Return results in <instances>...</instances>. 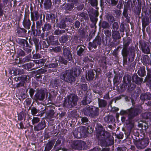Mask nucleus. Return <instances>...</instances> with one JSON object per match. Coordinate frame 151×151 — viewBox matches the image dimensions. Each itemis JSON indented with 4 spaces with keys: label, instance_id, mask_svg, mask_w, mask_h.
Listing matches in <instances>:
<instances>
[{
    "label": "nucleus",
    "instance_id": "obj_1",
    "mask_svg": "<svg viewBox=\"0 0 151 151\" xmlns=\"http://www.w3.org/2000/svg\"><path fill=\"white\" fill-rule=\"evenodd\" d=\"M95 128L99 143L102 147L111 146L114 144V137L109 132L105 131L104 129L101 124H97Z\"/></svg>",
    "mask_w": 151,
    "mask_h": 151
},
{
    "label": "nucleus",
    "instance_id": "obj_2",
    "mask_svg": "<svg viewBox=\"0 0 151 151\" xmlns=\"http://www.w3.org/2000/svg\"><path fill=\"white\" fill-rule=\"evenodd\" d=\"M82 72V69L79 67H77L74 69L66 70L61 73L60 74V78L66 82L72 83L74 82L76 77L79 75Z\"/></svg>",
    "mask_w": 151,
    "mask_h": 151
},
{
    "label": "nucleus",
    "instance_id": "obj_3",
    "mask_svg": "<svg viewBox=\"0 0 151 151\" xmlns=\"http://www.w3.org/2000/svg\"><path fill=\"white\" fill-rule=\"evenodd\" d=\"M132 41L131 40L127 39L123 42V47L122 51V53L124 57L129 56V60L131 59L134 60L135 56V51L133 47H130L128 48V46Z\"/></svg>",
    "mask_w": 151,
    "mask_h": 151
},
{
    "label": "nucleus",
    "instance_id": "obj_4",
    "mask_svg": "<svg viewBox=\"0 0 151 151\" xmlns=\"http://www.w3.org/2000/svg\"><path fill=\"white\" fill-rule=\"evenodd\" d=\"M140 112V109L139 108L131 107L125 110H121L120 112V114L121 115L127 114L128 119L130 121Z\"/></svg>",
    "mask_w": 151,
    "mask_h": 151
},
{
    "label": "nucleus",
    "instance_id": "obj_5",
    "mask_svg": "<svg viewBox=\"0 0 151 151\" xmlns=\"http://www.w3.org/2000/svg\"><path fill=\"white\" fill-rule=\"evenodd\" d=\"M78 99V96L74 94H71L68 96L64 104L65 107L68 108H71L77 104Z\"/></svg>",
    "mask_w": 151,
    "mask_h": 151
},
{
    "label": "nucleus",
    "instance_id": "obj_6",
    "mask_svg": "<svg viewBox=\"0 0 151 151\" xmlns=\"http://www.w3.org/2000/svg\"><path fill=\"white\" fill-rule=\"evenodd\" d=\"M86 147V144L84 142L78 140L75 141L72 145L73 149L78 150H83Z\"/></svg>",
    "mask_w": 151,
    "mask_h": 151
},
{
    "label": "nucleus",
    "instance_id": "obj_7",
    "mask_svg": "<svg viewBox=\"0 0 151 151\" xmlns=\"http://www.w3.org/2000/svg\"><path fill=\"white\" fill-rule=\"evenodd\" d=\"M149 139L146 138L137 141L135 145L137 148L139 149H142L145 148L148 145Z\"/></svg>",
    "mask_w": 151,
    "mask_h": 151
},
{
    "label": "nucleus",
    "instance_id": "obj_8",
    "mask_svg": "<svg viewBox=\"0 0 151 151\" xmlns=\"http://www.w3.org/2000/svg\"><path fill=\"white\" fill-rule=\"evenodd\" d=\"M101 37L99 36H97L95 37L93 42H90L88 44L89 49L90 48H94L96 49L97 45L100 46L101 45Z\"/></svg>",
    "mask_w": 151,
    "mask_h": 151
},
{
    "label": "nucleus",
    "instance_id": "obj_9",
    "mask_svg": "<svg viewBox=\"0 0 151 151\" xmlns=\"http://www.w3.org/2000/svg\"><path fill=\"white\" fill-rule=\"evenodd\" d=\"M148 44V42L144 41L140 43L139 46L141 48L142 52L145 53L149 54L150 52V49Z\"/></svg>",
    "mask_w": 151,
    "mask_h": 151
},
{
    "label": "nucleus",
    "instance_id": "obj_10",
    "mask_svg": "<svg viewBox=\"0 0 151 151\" xmlns=\"http://www.w3.org/2000/svg\"><path fill=\"white\" fill-rule=\"evenodd\" d=\"M22 24L25 29H28L30 28L31 22L29 17L25 16L22 22Z\"/></svg>",
    "mask_w": 151,
    "mask_h": 151
},
{
    "label": "nucleus",
    "instance_id": "obj_11",
    "mask_svg": "<svg viewBox=\"0 0 151 151\" xmlns=\"http://www.w3.org/2000/svg\"><path fill=\"white\" fill-rule=\"evenodd\" d=\"M46 61V59H45L34 60V62L35 64L36 67L33 68L32 69H36L37 68L42 66Z\"/></svg>",
    "mask_w": 151,
    "mask_h": 151
},
{
    "label": "nucleus",
    "instance_id": "obj_12",
    "mask_svg": "<svg viewBox=\"0 0 151 151\" xmlns=\"http://www.w3.org/2000/svg\"><path fill=\"white\" fill-rule=\"evenodd\" d=\"M36 99L40 101H43L45 98V94L43 90L39 91L35 95Z\"/></svg>",
    "mask_w": 151,
    "mask_h": 151
},
{
    "label": "nucleus",
    "instance_id": "obj_13",
    "mask_svg": "<svg viewBox=\"0 0 151 151\" xmlns=\"http://www.w3.org/2000/svg\"><path fill=\"white\" fill-rule=\"evenodd\" d=\"M63 55L65 58L69 60H70L72 58L71 53L68 48H65L63 49Z\"/></svg>",
    "mask_w": 151,
    "mask_h": 151
},
{
    "label": "nucleus",
    "instance_id": "obj_14",
    "mask_svg": "<svg viewBox=\"0 0 151 151\" xmlns=\"http://www.w3.org/2000/svg\"><path fill=\"white\" fill-rule=\"evenodd\" d=\"M45 127V121H41L36 126L34 127L35 131H38L43 129Z\"/></svg>",
    "mask_w": 151,
    "mask_h": 151
},
{
    "label": "nucleus",
    "instance_id": "obj_15",
    "mask_svg": "<svg viewBox=\"0 0 151 151\" xmlns=\"http://www.w3.org/2000/svg\"><path fill=\"white\" fill-rule=\"evenodd\" d=\"M91 108L92 106H87L83 109L84 114L86 116H91Z\"/></svg>",
    "mask_w": 151,
    "mask_h": 151
},
{
    "label": "nucleus",
    "instance_id": "obj_16",
    "mask_svg": "<svg viewBox=\"0 0 151 151\" xmlns=\"http://www.w3.org/2000/svg\"><path fill=\"white\" fill-rule=\"evenodd\" d=\"M88 94L86 93L85 96L84 97L83 99L81 101L82 104L83 105H86L91 101V95H88Z\"/></svg>",
    "mask_w": 151,
    "mask_h": 151
},
{
    "label": "nucleus",
    "instance_id": "obj_17",
    "mask_svg": "<svg viewBox=\"0 0 151 151\" xmlns=\"http://www.w3.org/2000/svg\"><path fill=\"white\" fill-rule=\"evenodd\" d=\"M91 110V118H94L99 115V109L98 107L92 106Z\"/></svg>",
    "mask_w": 151,
    "mask_h": 151
},
{
    "label": "nucleus",
    "instance_id": "obj_18",
    "mask_svg": "<svg viewBox=\"0 0 151 151\" xmlns=\"http://www.w3.org/2000/svg\"><path fill=\"white\" fill-rule=\"evenodd\" d=\"M17 35L19 37H24L25 35L27 30L24 28H18L17 30Z\"/></svg>",
    "mask_w": 151,
    "mask_h": 151
},
{
    "label": "nucleus",
    "instance_id": "obj_19",
    "mask_svg": "<svg viewBox=\"0 0 151 151\" xmlns=\"http://www.w3.org/2000/svg\"><path fill=\"white\" fill-rule=\"evenodd\" d=\"M95 74L92 70H90L88 71L87 75H86V78L87 80L91 81L94 78Z\"/></svg>",
    "mask_w": 151,
    "mask_h": 151
},
{
    "label": "nucleus",
    "instance_id": "obj_20",
    "mask_svg": "<svg viewBox=\"0 0 151 151\" xmlns=\"http://www.w3.org/2000/svg\"><path fill=\"white\" fill-rule=\"evenodd\" d=\"M60 80L57 78L53 79L51 81V84L53 87L55 89H57L60 85Z\"/></svg>",
    "mask_w": 151,
    "mask_h": 151
},
{
    "label": "nucleus",
    "instance_id": "obj_21",
    "mask_svg": "<svg viewBox=\"0 0 151 151\" xmlns=\"http://www.w3.org/2000/svg\"><path fill=\"white\" fill-rule=\"evenodd\" d=\"M141 99L142 101H145L151 99V94L149 93L142 94L140 96Z\"/></svg>",
    "mask_w": 151,
    "mask_h": 151
},
{
    "label": "nucleus",
    "instance_id": "obj_22",
    "mask_svg": "<svg viewBox=\"0 0 151 151\" xmlns=\"http://www.w3.org/2000/svg\"><path fill=\"white\" fill-rule=\"evenodd\" d=\"M112 36L113 39L115 40L121 37L119 32L116 30H112Z\"/></svg>",
    "mask_w": 151,
    "mask_h": 151
},
{
    "label": "nucleus",
    "instance_id": "obj_23",
    "mask_svg": "<svg viewBox=\"0 0 151 151\" xmlns=\"http://www.w3.org/2000/svg\"><path fill=\"white\" fill-rule=\"evenodd\" d=\"M18 44L23 48L26 45H28L29 43L26 40L23 39H19L18 41Z\"/></svg>",
    "mask_w": 151,
    "mask_h": 151
},
{
    "label": "nucleus",
    "instance_id": "obj_24",
    "mask_svg": "<svg viewBox=\"0 0 151 151\" xmlns=\"http://www.w3.org/2000/svg\"><path fill=\"white\" fill-rule=\"evenodd\" d=\"M54 144L53 141H50L47 142L44 151H49L52 148Z\"/></svg>",
    "mask_w": 151,
    "mask_h": 151
},
{
    "label": "nucleus",
    "instance_id": "obj_25",
    "mask_svg": "<svg viewBox=\"0 0 151 151\" xmlns=\"http://www.w3.org/2000/svg\"><path fill=\"white\" fill-rule=\"evenodd\" d=\"M73 5L69 4H63L62 7V9L65 11L69 10L71 11L73 8Z\"/></svg>",
    "mask_w": 151,
    "mask_h": 151
},
{
    "label": "nucleus",
    "instance_id": "obj_26",
    "mask_svg": "<svg viewBox=\"0 0 151 151\" xmlns=\"http://www.w3.org/2000/svg\"><path fill=\"white\" fill-rule=\"evenodd\" d=\"M80 132L81 133V136L82 137H86L88 133L85 127H79Z\"/></svg>",
    "mask_w": 151,
    "mask_h": 151
},
{
    "label": "nucleus",
    "instance_id": "obj_27",
    "mask_svg": "<svg viewBox=\"0 0 151 151\" xmlns=\"http://www.w3.org/2000/svg\"><path fill=\"white\" fill-rule=\"evenodd\" d=\"M132 80L133 82L137 84L142 82V81L141 78L138 77L137 74H134L132 76Z\"/></svg>",
    "mask_w": 151,
    "mask_h": 151
},
{
    "label": "nucleus",
    "instance_id": "obj_28",
    "mask_svg": "<svg viewBox=\"0 0 151 151\" xmlns=\"http://www.w3.org/2000/svg\"><path fill=\"white\" fill-rule=\"evenodd\" d=\"M98 101L99 106L100 107H104L107 105V102L104 100L98 98Z\"/></svg>",
    "mask_w": 151,
    "mask_h": 151
},
{
    "label": "nucleus",
    "instance_id": "obj_29",
    "mask_svg": "<svg viewBox=\"0 0 151 151\" xmlns=\"http://www.w3.org/2000/svg\"><path fill=\"white\" fill-rule=\"evenodd\" d=\"M81 134V132H80L79 128L75 129L73 132V134L74 137L77 138H80L82 137Z\"/></svg>",
    "mask_w": 151,
    "mask_h": 151
},
{
    "label": "nucleus",
    "instance_id": "obj_30",
    "mask_svg": "<svg viewBox=\"0 0 151 151\" xmlns=\"http://www.w3.org/2000/svg\"><path fill=\"white\" fill-rule=\"evenodd\" d=\"M68 35H65L60 37L59 40L61 43L64 44L68 41Z\"/></svg>",
    "mask_w": 151,
    "mask_h": 151
},
{
    "label": "nucleus",
    "instance_id": "obj_31",
    "mask_svg": "<svg viewBox=\"0 0 151 151\" xmlns=\"http://www.w3.org/2000/svg\"><path fill=\"white\" fill-rule=\"evenodd\" d=\"M104 119L105 122L109 123H111L114 120V117L111 115L106 116Z\"/></svg>",
    "mask_w": 151,
    "mask_h": 151
},
{
    "label": "nucleus",
    "instance_id": "obj_32",
    "mask_svg": "<svg viewBox=\"0 0 151 151\" xmlns=\"http://www.w3.org/2000/svg\"><path fill=\"white\" fill-rule=\"evenodd\" d=\"M23 48L27 55L30 53L32 49V47L29 44L28 45H26L25 47H24Z\"/></svg>",
    "mask_w": 151,
    "mask_h": 151
},
{
    "label": "nucleus",
    "instance_id": "obj_33",
    "mask_svg": "<svg viewBox=\"0 0 151 151\" xmlns=\"http://www.w3.org/2000/svg\"><path fill=\"white\" fill-rule=\"evenodd\" d=\"M31 16L32 19H34L37 20L38 19L40 15L38 12L37 11H35L31 12Z\"/></svg>",
    "mask_w": 151,
    "mask_h": 151
},
{
    "label": "nucleus",
    "instance_id": "obj_34",
    "mask_svg": "<svg viewBox=\"0 0 151 151\" xmlns=\"http://www.w3.org/2000/svg\"><path fill=\"white\" fill-rule=\"evenodd\" d=\"M52 3L51 0H45L44 4V7L45 9H49L51 7Z\"/></svg>",
    "mask_w": 151,
    "mask_h": 151
},
{
    "label": "nucleus",
    "instance_id": "obj_35",
    "mask_svg": "<svg viewBox=\"0 0 151 151\" xmlns=\"http://www.w3.org/2000/svg\"><path fill=\"white\" fill-rule=\"evenodd\" d=\"M51 28V24L48 23H45L42 27V30L43 32L49 31Z\"/></svg>",
    "mask_w": 151,
    "mask_h": 151
},
{
    "label": "nucleus",
    "instance_id": "obj_36",
    "mask_svg": "<svg viewBox=\"0 0 151 151\" xmlns=\"http://www.w3.org/2000/svg\"><path fill=\"white\" fill-rule=\"evenodd\" d=\"M142 116L144 119H149L151 121V112L144 113L142 114Z\"/></svg>",
    "mask_w": 151,
    "mask_h": 151
},
{
    "label": "nucleus",
    "instance_id": "obj_37",
    "mask_svg": "<svg viewBox=\"0 0 151 151\" xmlns=\"http://www.w3.org/2000/svg\"><path fill=\"white\" fill-rule=\"evenodd\" d=\"M131 77L127 76H124L123 78V81L126 84V86L127 84L130 83Z\"/></svg>",
    "mask_w": 151,
    "mask_h": 151
},
{
    "label": "nucleus",
    "instance_id": "obj_38",
    "mask_svg": "<svg viewBox=\"0 0 151 151\" xmlns=\"http://www.w3.org/2000/svg\"><path fill=\"white\" fill-rule=\"evenodd\" d=\"M89 1L91 6L93 7L96 6V10H98L99 8L97 7L98 5L97 0H90Z\"/></svg>",
    "mask_w": 151,
    "mask_h": 151
},
{
    "label": "nucleus",
    "instance_id": "obj_39",
    "mask_svg": "<svg viewBox=\"0 0 151 151\" xmlns=\"http://www.w3.org/2000/svg\"><path fill=\"white\" fill-rule=\"evenodd\" d=\"M137 73L139 76H144L145 75V69L142 68L139 69L138 70Z\"/></svg>",
    "mask_w": 151,
    "mask_h": 151
},
{
    "label": "nucleus",
    "instance_id": "obj_40",
    "mask_svg": "<svg viewBox=\"0 0 151 151\" xmlns=\"http://www.w3.org/2000/svg\"><path fill=\"white\" fill-rule=\"evenodd\" d=\"M65 30H60L59 29H56L54 31L53 34L56 35H60L65 33Z\"/></svg>",
    "mask_w": 151,
    "mask_h": 151
},
{
    "label": "nucleus",
    "instance_id": "obj_41",
    "mask_svg": "<svg viewBox=\"0 0 151 151\" xmlns=\"http://www.w3.org/2000/svg\"><path fill=\"white\" fill-rule=\"evenodd\" d=\"M149 18H146L145 20L144 18L142 19V25L143 27H145L146 26L149 24Z\"/></svg>",
    "mask_w": 151,
    "mask_h": 151
},
{
    "label": "nucleus",
    "instance_id": "obj_42",
    "mask_svg": "<svg viewBox=\"0 0 151 151\" xmlns=\"http://www.w3.org/2000/svg\"><path fill=\"white\" fill-rule=\"evenodd\" d=\"M106 18L109 21L111 22H113L115 20L114 17L111 14L107 15L106 16Z\"/></svg>",
    "mask_w": 151,
    "mask_h": 151
},
{
    "label": "nucleus",
    "instance_id": "obj_43",
    "mask_svg": "<svg viewBox=\"0 0 151 151\" xmlns=\"http://www.w3.org/2000/svg\"><path fill=\"white\" fill-rule=\"evenodd\" d=\"M118 0H106L107 3L113 6L116 5L118 2Z\"/></svg>",
    "mask_w": 151,
    "mask_h": 151
},
{
    "label": "nucleus",
    "instance_id": "obj_44",
    "mask_svg": "<svg viewBox=\"0 0 151 151\" xmlns=\"http://www.w3.org/2000/svg\"><path fill=\"white\" fill-rule=\"evenodd\" d=\"M41 31L40 29L33 30L32 32L34 36H38L41 34Z\"/></svg>",
    "mask_w": 151,
    "mask_h": 151
},
{
    "label": "nucleus",
    "instance_id": "obj_45",
    "mask_svg": "<svg viewBox=\"0 0 151 151\" xmlns=\"http://www.w3.org/2000/svg\"><path fill=\"white\" fill-rule=\"evenodd\" d=\"M101 27L104 29H106L109 28V25L108 22L106 21H104L101 23Z\"/></svg>",
    "mask_w": 151,
    "mask_h": 151
},
{
    "label": "nucleus",
    "instance_id": "obj_46",
    "mask_svg": "<svg viewBox=\"0 0 151 151\" xmlns=\"http://www.w3.org/2000/svg\"><path fill=\"white\" fill-rule=\"evenodd\" d=\"M66 24L65 23V21L64 20L61 21L59 24V27L61 29H64L65 28Z\"/></svg>",
    "mask_w": 151,
    "mask_h": 151
},
{
    "label": "nucleus",
    "instance_id": "obj_47",
    "mask_svg": "<svg viewBox=\"0 0 151 151\" xmlns=\"http://www.w3.org/2000/svg\"><path fill=\"white\" fill-rule=\"evenodd\" d=\"M40 121V119L37 117H33L32 120V123L33 125L37 123Z\"/></svg>",
    "mask_w": 151,
    "mask_h": 151
},
{
    "label": "nucleus",
    "instance_id": "obj_48",
    "mask_svg": "<svg viewBox=\"0 0 151 151\" xmlns=\"http://www.w3.org/2000/svg\"><path fill=\"white\" fill-rule=\"evenodd\" d=\"M119 27L118 23L117 22H114L112 24L113 30L117 31Z\"/></svg>",
    "mask_w": 151,
    "mask_h": 151
},
{
    "label": "nucleus",
    "instance_id": "obj_49",
    "mask_svg": "<svg viewBox=\"0 0 151 151\" xmlns=\"http://www.w3.org/2000/svg\"><path fill=\"white\" fill-rule=\"evenodd\" d=\"M24 71L21 68H17L16 70V72L14 73L15 75L19 74L21 75L24 73Z\"/></svg>",
    "mask_w": 151,
    "mask_h": 151
},
{
    "label": "nucleus",
    "instance_id": "obj_50",
    "mask_svg": "<svg viewBox=\"0 0 151 151\" xmlns=\"http://www.w3.org/2000/svg\"><path fill=\"white\" fill-rule=\"evenodd\" d=\"M58 62H60L61 63L64 64L65 65H66L68 61L64 59L63 57L60 56L59 58Z\"/></svg>",
    "mask_w": 151,
    "mask_h": 151
},
{
    "label": "nucleus",
    "instance_id": "obj_51",
    "mask_svg": "<svg viewBox=\"0 0 151 151\" xmlns=\"http://www.w3.org/2000/svg\"><path fill=\"white\" fill-rule=\"evenodd\" d=\"M35 64L32 63H29L26 64L27 69L28 70H31V68L33 66H34Z\"/></svg>",
    "mask_w": 151,
    "mask_h": 151
},
{
    "label": "nucleus",
    "instance_id": "obj_52",
    "mask_svg": "<svg viewBox=\"0 0 151 151\" xmlns=\"http://www.w3.org/2000/svg\"><path fill=\"white\" fill-rule=\"evenodd\" d=\"M79 87L82 90L86 91L87 89V85L86 84H82L79 86Z\"/></svg>",
    "mask_w": 151,
    "mask_h": 151
},
{
    "label": "nucleus",
    "instance_id": "obj_53",
    "mask_svg": "<svg viewBox=\"0 0 151 151\" xmlns=\"http://www.w3.org/2000/svg\"><path fill=\"white\" fill-rule=\"evenodd\" d=\"M54 111L52 109L49 110L47 113V116L50 117H52L54 116Z\"/></svg>",
    "mask_w": 151,
    "mask_h": 151
},
{
    "label": "nucleus",
    "instance_id": "obj_54",
    "mask_svg": "<svg viewBox=\"0 0 151 151\" xmlns=\"http://www.w3.org/2000/svg\"><path fill=\"white\" fill-rule=\"evenodd\" d=\"M58 66V63L57 62H56L54 63H51L49 65H47V67L48 68H55L57 67Z\"/></svg>",
    "mask_w": 151,
    "mask_h": 151
},
{
    "label": "nucleus",
    "instance_id": "obj_55",
    "mask_svg": "<svg viewBox=\"0 0 151 151\" xmlns=\"http://www.w3.org/2000/svg\"><path fill=\"white\" fill-rule=\"evenodd\" d=\"M31 58L30 56H27L24 58L22 60V62L24 63L28 62L30 61Z\"/></svg>",
    "mask_w": 151,
    "mask_h": 151
},
{
    "label": "nucleus",
    "instance_id": "obj_56",
    "mask_svg": "<svg viewBox=\"0 0 151 151\" xmlns=\"http://www.w3.org/2000/svg\"><path fill=\"white\" fill-rule=\"evenodd\" d=\"M38 110L35 107H33L31 109V114L32 115H35L38 112Z\"/></svg>",
    "mask_w": 151,
    "mask_h": 151
},
{
    "label": "nucleus",
    "instance_id": "obj_57",
    "mask_svg": "<svg viewBox=\"0 0 151 151\" xmlns=\"http://www.w3.org/2000/svg\"><path fill=\"white\" fill-rule=\"evenodd\" d=\"M84 51V49L81 47H80L79 50L77 51V54L79 56H81L82 55V53Z\"/></svg>",
    "mask_w": 151,
    "mask_h": 151
},
{
    "label": "nucleus",
    "instance_id": "obj_58",
    "mask_svg": "<svg viewBox=\"0 0 151 151\" xmlns=\"http://www.w3.org/2000/svg\"><path fill=\"white\" fill-rule=\"evenodd\" d=\"M19 54L21 56H24L27 55L24 51L23 50H19L18 51Z\"/></svg>",
    "mask_w": 151,
    "mask_h": 151
},
{
    "label": "nucleus",
    "instance_id": "obj_59",
    "mask_svg": "<svg viewBox=\"0 0 151 151\" xmlns=\"http://www.w3.org/2000/svg\"><path fill=\"white\" fill-rule=\"evenodd\" d=\"M104 33L106 36L109 37L111 35V32L110 30L106 29L104 30Z\"/></svg>",
    "mask_w": 151,
    "mask_h": 151
},
{
    "label": "nucleus",
    "instance_id": "obj_60",
    "mask_svg": "<svg viewBox=\"0 0 151 151\" xmlns=\"http://www.w3.org/2000/svg\"><path fill=\"white\" fill-rule=\"evenodd\" d=\"M53 49L54 51L56 52H60L61 50V47L60 46H57L54 48Z\"/></svg>",
    "mask_w": 151,
    "mask_h": 151
},
{
    "label": "nucleus",
    "instance_id": "obj_61",
    "mask_svg": "<svg viewBox=\"0 0 151 151\" xmlns=\"http://www.w3.org/2000/svg\"><path fill=\"white\" fill-rule=\"evenodd\" d=\"M42 22L41 21H37L36 22V27L37 29L40 28L42 25Z\"/></svg>",
    "mask_w": 151,
    "mask_h": 151
},
{
    "label": "nucleus",
    "instance_id": "obj_62",
    "mask_svg": "<svg viewBox=\"0 0 151 151\" xmlns=\"http://www.w3.org/2000/svg\"><path fill=\"white\" fill-rule=\"evenodd\" d=\"M50 44L52 45H59V42L58 40H54L52 42H51Z\"/></svg>",
    "mask_w": 151,
    "mask_h": 151
},
{
    "label": "nucleus",
    "instance_id": "obj_63",
    "mask_svg": "<svg viewBox=\"0 0 151 151\" xmlns=\"http://www.w3.org/2000/svg\"><path fill=\"white\" fill-rule=\"evenodd\" d=\"M81 121L83 123H86L88 121V118L86 117H82L81 119Z\"/></svg>",
    "mask_w": 151,
    "mask_h": 151
},
{
    "label": "nucleus",
    "instance_id": "obj_64",
    "mask_svg": "<svg viewBox=\"0 0 151 151\" xmlns=\"http://www.w3.org/2000/svg\"><path fill=\"white\" fill-rule=\"evenodd\" d=\"M47 71V70H46L42 68L40 69L37 70V71L39 73L42 74L46 72Z\"/></svg>",
    "mask_w": 151,
    "mask_h": 151
}]
</instances>
